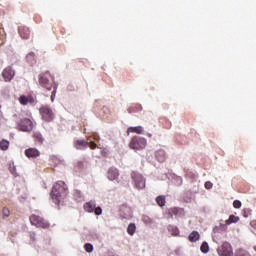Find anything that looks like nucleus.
<instances>
[{"mask_svg": "<svg viewBox=\"0 0 256 256\" xmlns=\"http://www.w3.org/2000/svg\"><path fill=\"white\" fill-rule=\"evenodd\" d=\"M39 85L43 87V89H47V91H51V101H55V97L57 95V89L59 84L55 82V76L51 74V72L46 71L39 75Z\"/></svg>", "mask_w": 256, "mask_h": 256, "instance_id": "nucleus-1", "label": "nucleus"}, {"mask_svg": "<svg viewBox=\"0 0 256 256\" xmlns=\"http://www.w3.org/2000/svg\"><path fill=\"white\" fill-rule=\"evenodd\" d=\"M52 200L56 205H59L65 197H67L69 193V188H67V184H65L63 181H58L54 184L52 188Z\"/></svg>", "mask_w": 256, "mask_h": 256, "instance_id": "nucleus-2", "label": "nucleus"}, {"mask_svg": "<svg viewBox=\"0 0 256 256\" xmlns=\"http://www.w3.org/2000/svg\"><path fill=\"white\" fill-rule=\"evenodd\" d=\"M129 147L134 151H142L147 147V140L140 136H134L129 143Z\"/></svg>", "mask_w": 256, "mask_h": 256, "instance_id": "nucleus-3", "label": "nucleus"}, {"mask_svg": "<svg viewBox=\"0 0 256 256\" xmlns=\"http://www.w3.org/2000/svg\"><path fill=\"white\" fill-rule=\"evenodd\" d=\"M29 219L31 225H34V227H38L40 229H49L50 227L49 222L39 215L32 214Z\"/></svg>", "mask_w": 256, "mask_h": 256, "instance_id": "nucleus-4", "label": "nucleus"}, {"mask_svg": "<svg viewBox=\"0 0 256 256\" xmlns=\"http://www.w3.org/2000/svg\"><path fill=\"white\" fill-rule=\"evenodd\" d=\"M39 112L42 119L47 123H51V121L55 119V113H53V109H51L49 106L40 107Z\"/></svg>", "mask_w": 256, "mask_h": 256, "instance_id": "nucleus-5", "label": "nucleus"}, {"mask_svg": "<svg viewBox=\"0 0 256 256\" xmlns=\"http://www.w3.org/2000/svg\"><path fill=\"white\" fill-rule=\"evenodd\" d=\"M131 179L133 180L136 189H145V178L143 177V174L133 171L131 173Z\"/></svg>", "mask_w": 256, "mask_h": 256, "instance_id": "nucleus-6", "label": "nucleus"}, {"mask_svg": "<svg viewBox=\"0 0 256 256\" xmlns=\"http://www.w3.org/2000/svg\"><path fill=\"white\" fill-rule=\"evenodd\" d=\"M18 129L26 133H29V131H33V121H31V119L29 118L21 119L18 123Z\"/></svg>", "mask_w": 256, "mask_h": 256, "instance_id": "nucleus-7", "label": "nucleus"}, {"mask_svg": "<svg viewBox=\"0 0 256 256\" xmlns=\"http://www.w3.org/2000/svg\"><path fill=\"white\" fill-rule=\"evenodd\" d=\"M218 255L220 256H233V248L228 242H224L220 248H218Z\"/></svg>", "mask_w": 256, "mask_h": 256, "instance_id": "nucleus-8", "label": "nucleus"}, {"mask_svg": "<svg viewBox=\"0 0 256 256\" xmlns=\"http://www.w3.org/2000/svg\"><path fill=\"white\" fill-rule=\"evenodd\" d=\"M2 77L6 83L13 81V77H15V70H13L11 66L6 67L2 71Z\"/></svg>", "mask_w": 256, "mask_h": 256, "instance_id": "nucleus-9", "label": "nucleus"}, {"mask_svg": "<svg viewBox=\"0 0 256 256\" xmlns=\"http://www.w3.org/2000/svg\"><path fill=\"white\" fill-rule=\"evenodd\" d=\"M18 33L21 39H29L31 37V30L27 26H19Z\"/></svg>", "mask_w": 256, "mask_h": 256, "instance_id": "nucleus-10", "label": "nucleus"}, {"mask_svg": "<svg viewBox=\"0 0 256 256\" xmlns=\"http://www.w3.org/2000/svg\"><path fill=\"white\" fill-rule=\"evenodd\" d=\"M19 103L21 105H33V103H35V98L32 95H21L19 97Z\"/></svg>", "mask_w": 256, "mask_h": 256, "instance_id": "nucleus-11", "label": "nucleus"}, {"mask_svg": "<svg viewBox=\"0 0 256 256\" xmlns=\"http://www.w3.org/2000/svg\"><path fill=\"white\" fill-rule=\"evenodd\" d=\"M25 155L28 157V159H35L41 155V152H39V150L36 148H28L25 150Z\"/></svg>", "mask_w": 256, "mask_h": 256, "instance_id": "nucleus-12", "label": "nucleus"}, {"mask_svg": "<svg viewBox=\"0 0 256 256\" xmlns=\"http://www.w3.org/2000/svg\"><path fill=\"white\" fill-rule=\"evenodd\" d=\"M107 177L110 181H115V179L119 178V170L117 168H110Z\"/></svg>", "mask_w": 256, "mask_h": 256, "instance_id": "nucleus-13", "label": "nucleus"}, {"mask_svg": "<svg viewBox=\"0 0 256 256\" xmlns=\"http://www.w3.org/2000/svg\"><path fill=\"white\" fill-rule=\"evenodd\" d=\"M155 157L159 163H165V159H167V155L164 150H158L155 153Z\"/></svg>", "mask_w": 256, "mask_h": 256, "instance_id": "nucleus-14", "label": "nucleus"}, {"mask_svg": "<svg viewBox=\"0 0 256 256\" xmlns=\"http://www.w3.org/2000/svg\"><path fill=\"white\" fill-rule=\"evenodd\" d=\"M131 133H137V135H142L143 126L129 127L127 129V135H131Z\"/></svg>", "mask_w": 256, "mask_h": 256, "instance_id": "nucleus-15", "label": "nucleus"}, {"mask_svg": "<svg viewBox=\"0 0 256 256\" xmlns=\"http://www.w3.org/2000/svg\"><path fill=\"white\" fill-rule=\"evenodd\" d=\"M143 111V106L141 104H132L130 107H128V113H139Z\"/></svg>", "mask_w": 256, "mask_h": 256, "instance_id": "nucleus-16", "label": "nucleus"}, {"mask_svg": "<svg viewBox=\"0 0 256 256\" xmlns=\"http://www.w3.org/2000/svg\"><path fill=\"white\" fill-rule=\"evenodd\" d=\"M74 147L76 149H85L89 147V142L85 140H77L74 142Z\"/></svg>", "mask_w": 256, "mask_h": 256, "instance_id": "nucleus-17", "label": "nucleus"}, {"mask_svg": "<svg viewBox=\"0 0 256 256\" xmlns=\"http://www.w3.org/2000/svg\"><path fill=\"white\" fill-rule=\"evenodd\" d=\"M95 207H96L95 202L93 201L86 202L84 204V211H86L87 213H94Z\"/></svg>", "mask_w": 256, "mask_h": 256, "instance_id": "nucleus-18", "label": "nucleus"}, {"mask_svg": "<svg viewBox=\"0 0 256 256\" xmlns=\"http://www.w3.org/2000/svg\"><path fill=\"white\" fill-rule=\"evenodd\" d=\"M188 239L191 243H197L201 239V235L197 231H192L188 236Z\"/></svg>", "mask_w": 256, "mask_h": 256, "instance_id": "nucleus-19", "label": "nucleus"}, {"mask_svg": "<svg viewBox=\"0 0 256 256\" xmlns=\"http://www.w3.org/2000/svg\"><path fill=\"white\" fill-rule=\"evenodd\" d=\"M26 61L27 63H30V65H35V63H37V56L35 55V52H30L26 56Z\"/></svg>", "mask_w": 256, "mask_h": 256, "instance_id": "nucleus-20", "label": "nucleus"}, {"mask_svg": "<svg viewBox=\"0 0 256 256\" xmlns=\"http://www.w3.org/2000/svg\"><path fill=\"white\" fill-rule=\"evenodd\" d=\"M168 231L169 233H171V235H173L174 237L179 236V228H177V226H173V225H169L168 226Z\"/></svg>", "mask_w": 256, "mask_h": 256, "instance_id": "nucleus-21", "label": "nucleus"}, {"mask_svg": "<svg viewBox=\"0 0 256 256\" xmlns=\"http://www.w3.org/2000/svg\"><path fill=\"white\" fill-rule=\"evenodd\" d=\"M135 231H137V226L135 223H130L127 228L128 235H135Z\"/></svg>", "mask_w": 256, "mask_h": 256, "instance_id": "nucleus-22", "label": "nucleus"}, {"mask_svg": "<svg viewBox=\"0 0 256 256\" xmlns=\"http://www.w3.org/2000/svg\"><path fill=\"white\" fill-rule=\"evenodd\" d=\"M239 221V217L235 215H230L228 220L225 221L226 225H231V223H237Z\"/></svg>", "mask_w": 256, "mask_h": 256, "instance_id": "nucleus-23", "label": "nucleus"}, {"mask_svg": "<svg viewBox=\"0 0 256 256\" xmlns=\"http://www.w3.org/2000/svg\"><path fill=\"white\" fill-rule=\"evenodd\" d=\"M156 203L157 205H159V207H165V203H166L165 196H158L156 198Z\"/></svg>", "mask_w": 256, "mask_h": 256, "instance_id": "nucleus-24", "label": "nucleus"}, {"mask_svg": "<svg viewBox=\"0 0 256 256\" xmlns=\"http://www.w3.org/2000/svg\"><path fill=\"white\" fill-rule=\"evenodd\" d=\"M0 149H1L2 151H7V149H9V141H7V140H2V141L0 142Z\"/></svg>", "mask_w": 256, "mask_h": 256, "instance_id": "nucleus-25", "label": "nucleus"}, {"mask_svg": "<svg viewBox=\"0 0 256 256\" xmlns=\"http://www.w3.org/2000/svg\"><path fill=\"white\" fill-rule=\"evenodd\" d=\"M179 213H181V209H179V208H171L169 210V215H170L171 219H173V215L177 216V215H179Z\"/></svg>", "mask_w": 256, "mask_h": 256, "instance_id": "nucleus-26", "label": "nucleus"}, {"mask_svg": "<svg viewBox=\"0 0 256 256\" xmlns=\"http://www.w3.org/2000/svg\"><path fill=\"white\" fill-rule=\"evenodd\" d=\"M73 195L76 201H81V199H83V193H81L79 190H74Z\"/></svg>", "mask_w": 256, "mask_h": 256, "instance_id": "nucleus-27", "label": "nucleus"}, {"mask_svg": "<svg viewBox=\"0 0 256 256\" xmlns=\"http://www.w3.org/2000/svg\"><path fill=\"white\" fill-rule=\"evenodd\" d=\"M200 251L202 253H209V244L207 242H203L200 247Z\"/></svg>", "mask_w": 256, "mask_h": 256, "instance_id": "nucleus-28", "label": "nucleus"}, {"mask_svg": "<svg viewBox=\"0 0 256 256\" xmlns=\"http://www.w3.org/2000/svg\"><path fill=\"white\" fill-rule=\"evenodd\" d=\"M33 137L38 143H43V135H41V133L35 132Z\"/></svg>", "mask_w": 256, "mask_h": 256, "instance_id": "nucleus-29", "label": "nucleus"}, {"mask_svg": "<svg viewBox=\"0 0 256 256\" xmlns=\"http://www.w3.org/2000/svg\"><path fill=\"white\" fill-rule=\"evenodd\" d=\"M84 249L86 253H93V244L91 243L85 244Z\"/></svg>", "mask_w": 256, "mask_h": 256, "instance_id": "nucleus-30", "label": "nucleus"}, {"mask_svg": "<svg viewBox=\"0 0 256 256\" xmlns=\"http://www.w3.org/2000/svg\"><path fill=\"white\" fill-rule=\"evenodd\" d=\"M235 256H251V254L245 250L240 249L235 253Z\"/></svg>", "mask_w": 256, "mask_h": 256, "instance_id": "nucleus-31", "label": "nucleus"}, {"mask_svg": "<svg viewBox=\"0 0 256 256\" xmlns=\"http://www.w3.org/2000/svg\"><path fill=\"white\" fill-rule=\"evenodd\" d=\"M2 215H3V217H9V215H11V211L9 210V208L4 207L2 209Z\"/></svg>", "mask_w": 256, "mask_h": 256, "instance_id": "nucleus-32", "label": "nucleus"}, {"mask_svg": "<svg viewBox=\"0 0 256 256\" xmlns=\"http://www.w3.org/2000/svg\"><path fill=\"white\" fill-rule=\"evenodd\" d=\"M241 201H239V200H235L234 202H233V207H234V209H241Z\"/></svg>", "mask_w": 256, "mask_h": 256, "instance_id": "nucleus-33", "label": "nucleus"}, {"mask_svg": "<svg viewBox=\"0 0 256 256\" xmlns=\"http://www.w3.org/2000/svg\"><path fill=\"white\" fill-rule=\"evenodd\" d=\"M29 237H30V241H37V234H35V232H30L29 233Z\"/></svg>", "mask_w": 256, "mask_h": 256, "instance_id": "nucleus-34", "label": "nucleus"}, {"mask_svg": "<svg viewBox=\"0 0 256 256\" xmlns=\"http://www.w3.org/2000/svg\"><path fill=\"white\" fill-rule=\"evenodd\" d=\"M94 213L95 215H101L103 213V209H101V207L95 206Z\"/></svg>", "mask_w": 256, "mask_h": 256, "instance_id": "nucleus-35", "label": "nucleus"}, {"mask_svg": "<svg viewBox=\"0 0 256 256\" xmlns=\"http://www.w3.org/2000/svg\"><path fill=\"white\" fill-rule=\"evenodd\" d=\"M249 215H251V209H244V217H249Z\"/></svg>", "mask_w": 256, "mask_h": 256, "instance_id": "nucleus-36", "label": "nucleus"}, {"mask_svg": "<svg viewBox=\"0 0 256 256\" xmlns=\"http://www.w3.org/2000/svg\"><path fill=\"white\" fill-rule=\"evenodd\" d=\"M205 187H206V189H212V188H213V183H211V182H206V183H205Z\"/></svg>", "mask_w": 256, "mask_h": 256, "instance_id": "nucleus-37", "label": "nucleus"}, {"mask_svg": "<svg viewBox=\"0 0 256 256\" xmlns=\"http://www.w3.org/2000/svg\"><path fill=\"white\" fill-rule=\"evenodd\" d=\"M90 149H97V144L95 142H90Z\"/></svg>", "mask_w": 256, "mask_h": 256, "instance_id": "nucleus-38", "label": "nucleus"}, {"mask_svg": "<svg viewBox=\"0 0 256 256\" xmlns=\"http://www.w3.org/2000/svg\"><path fill=\"white\" fill-rule=\"evenodd\" d=\"M92 137H93L94 141H99V134L94 133V134L92 135Z\"/></svg>", "mask_w": 256, "mask_h": 256, "instance_id": "nucleus-39", "label": "nucleus"}, {"mask_svg": "<svg viewBox=\"0 0 256 256\" xmlns=\"http://www.w3.org/2000/svg\"><path fill=\"white\" fill-rule=\"evenodd\" d=\"M88 141H91V138H88Z\"/></svg>", "mask_w": 256, "mask_h": 256, "instance_id": "nucleus-40", "label": "nucleus"}, {"mask_svg": "<svg viewBox=\"0 0 256 256\" xmlns=\"http://www.w3.org/2000/svg\"><path fill=\"white\" fill-rule=\"evenodd\" d=\"M0 109H1V105H0Z\"/></svg>", "mask_w": 256, "mask_h": 256, "instance_id": "nucleus-41", "label": "nucleus"}]
</instances>
